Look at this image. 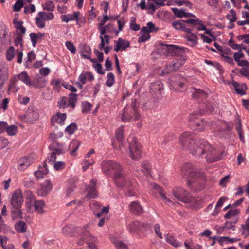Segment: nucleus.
Returning <instances> with one entry per match:
<instances>
[{"label": "nucleus", "instance_id": "nucleus-25", "mask_svg": "<svg viewBox=\"0 0 249 249\" xmlns=\"http://www.w3.org/2000/svg\"><path fill=\"white\" fill-rule=\"evenodd\" d=\"M8 78V70L5 68L0 69V91L3 88V85Z\"/></svg>", "mask_w": 249, "mask_h": 249}, {"label": "nucleus", "instance_id": "nucleus-40", "mask_svg": "<svg viewBox=\"0 0 249 249\" xmlns=\"http://www.w3.org/2000/svg\"><path fill=\"white\" fill-rule=\"evenodd\" d=\"M165 240L168 243L175 247H179L181 245L179 242L177 241L173 236L169 234L166 235Z\"/></svg>", "mask_w": 249, "mask_h": 249}, {"label": "nucleus", "instance_id": "nucleus-36", "mask_svg": "<svg viewBox=\"0 0 249 249\" xmlns=\"http://www.w3.org/2000/svg\"><path fill=\"white\" fill-rule=\"evenodd\" d=\"M239 231L244 237H247L249 235V222L246 220L245 223L241 225Z\"/></svg>", "mask_w": 249, "mask_h": 249}, {"label": "nucleus", "instance_id": "nucleus-6", "mask_svg": "<svg viewBox=\"0 0 249 249\" xmlns=\"http://www.w3.org/2000/svg\"><path fill=\"white\" fill-rule=\"evenodd\" d=\"M169 81L171 89L180 91L187 80L185 77L182 76L180 74H177L171 76L169 79Z\"/></svg>", "mask_w": 249, "mask_h": 249}, {"label": "nucleus", "instance_id": "nucleus-45", "mask_svg": "<svg viewBox=\"0 0 249 249\" xmlns=\"http://www.w3.org/2000/svg\"><path fill=\"white\" fill-rule=\"evenodd\" d=\"M90 207L93 211L94 214L96 215V213L99 212L101 209L102 205L95 201H93L90 203Z\"/></svg>", "mask_w": 249, "mask_h": 249}, {"label": "nucleus", "instance_id": "nucleus-11", "mask_svg": "<svg viewBox=\"0 0 249 249\" xmlns=\"http://www.w3.org/2000/svg\"><path fill=\"white\" fill-rule=\"evenodd\" d=\"M139 97V95L137 94V91H136L134 94V98H131L130 100H128V105H130L134 110V119L135 120H139L141 117L140 114L137 111V109L139 107V103L138 101Z\"/></svg>", "mask_w": 249, "mask_h": 249}, {"label": "nucleus", "instance_id": "nucleus-8", "mask_svg": "<svg viewBox=\"0 0 249 249\" xmlns=\"http://www.w3.org/2000/svg\"><path fill=\"white\" fill-rule=\"evenodd\" d=\"M18 80H20L27 86H31L32 85L31 78L26 71H22L17 76H15L13 79H11L9 85V89H13L16 86V83Z\"/></svg>", "mask_w": 249, "mask_h": 249}, {"label": "nucleus", "instance_id": "nucleus-5", "mask_svg": "<svg viewBox=\"0 0 249 249\" xmlns=\"http://www.w3.org/2000/svg\"><path fill=\"white\" fill-rule=\"evenodd\" d=\"M49 149L52 152L49 153L47 156V160L49 162H54L56 161L57 155L64 153L63 145L58 143L56 141L53 142L50 145Z\"/></svg>", "mask_w": 249, "mask_h": 249}, {"label": "nucleus", "instance_id": "nucleus-39", "mask_svg": "<svg viewBox=\"0 0 249 249\" xmlns=\"http://www.w3.org/2000/svg\"><path fill=\"white\" fill-rule=\"evenodd\" d=\"M77 100V95L74 93H70L68 99V105L71 108H74L75 103Z\"/></svg>", "mask_w": 249, "mask_h": 249}, {"label": "nucleus", "instance_id": "nucleus-42", "mask_svg": "<svg viewBox=\"0 0 249 249\" xmlns=\"http://www.w3.org/2000/svg\"><path fill=\"white\" fill-rule=\"evenodd\" d=\"M91 104L87 101L82 103V112L83 113H88L91 111Z\"/></svg>", "mask_w": 249, "mask_h": 249}, {"label": "nucleus", "instance_id": "nucleus-33", "mask_svg": "<svg viewBox=\"0 0 249 249\" xmlns=\"http://www.w3.org/2000/svg\"><path fill=\"white\" fill-rule=\"evenodd\" d=\"M91 48L88 45H85L81 51V56L85 59H90Z\"/></svg>", "mask_w": 249, "mask_h": 249}, {"label": "nucleus", "instance_id": "nucleus-63", "mask_svg": "<svg viewBox=\"0 0 249 249\" xmlns=\"http://www.w3.org/2000/svg\"><path fill=\"white\" fill-rule=\"evenodd\" d=\"M35 11V6L33 4H29L25 6L24 9V12L26 14L33 13Z\"/></svg>", "mask_w": 249, "mask_h": 249}, {"label": "nucleus", "instance_id": "nucleus-21", "mask_svg": "<svg viewBox=\"0 0 249 249\" xmlns=\"http://www.w3.org/2000/svg\"><path fill=\"white\" fill-rule=\"evenodd\" d=\"M47 83V81L44 77L38 76L34 79L31 86L35 88L41 89L45 87Z\"/></svg>", "mask_w": 249, "mask_h": 249}, {"label": "nucleus", "instance_id": "nucleus-43", "mask_svg": "<svg viewBox=\"0 0 249 249\" xmlns=\"http://www.w3.org/2000/svg\"><path fill=\"white\" fill-rule=\"evenodd\" d=\"M227 18L230 21V23H233L236 21L237 18L236 13L233 9H231L230 12L226 16Z\"/></svg>", "mask_w": 249, "mask_h": 249}, {"label": "nucleus", "instance_id": "nucleus-56", "mask_svg": "<svg viewBox=\"0 0 249 249\" xmlns=\"http://www.w3.org/2000/svg\"><path fill=\"white\" fill-rule=\"evenodd\" d=\"M239 213V211L237 209L231 210L229 211L224 215V218L226 219H229L232 216H235L238 215Z\"/></svg>", "mask_w": 249, "mask_h": 249}, {"label": "nucleus", "instance_id": "nucleus-38", "mask_svg": "<svg viewBox=\"0 0 249 249\" xmlns=\"http://www.w3.org/2000/svg\"><path fill=\"white\" fill-rule=\"evenodd\" d=\"M195 92L193 93V97L195 98L204 99L207 97L206 92L202 89L194 88Z\"/></svg>", "mask_w": 249, "mask_h": 249}, {"label": "nucleus", "instance_id": "nucleus-51", "mask_svg": "<svg viewBox=\"0 0 249 249\" xmlns=\"http://www.w3.org/2000/svg\"><path fill=\"white\" fill-rule=\"evenodd\" d=\"M35 22L36 26L39 28H43L45 27L46 24L45 21L39 16L36 17Z\"/></svg>", "mask_w": 249, "mask_h": 249}, {"label": "nucleus", "instance_id": "nucleus-23", "mask_svg": "<svg viewBox=\"0 0 249 249\" xmlns=\"http://www.w3.org/2000/svg\"><path fill=\"white\" fill-rule=\"evenodd\" d=\"M153 188L157 191L160 195L162 196V199L164 201V203L166 204L170 205V204H172L171 201L168 199L165 196V194L163 193L162 188L156 183H154L153 185Z\"/></svg>", "mask_w": 249, "mask_h": 249}, {"label": "nucleus", "instance_id": "nucleus-32", "mask_svg": "<svg viewBox=\"0 0 249 249\" xmlns=\"http://www.w3.org/2000/svg\"><path fill=\"white\" fill-rule=\"evenodd\" d=\"M35 210L39 213H42L44 212L43 207L45 205L44 201L35 200L33 202Z\"/></svg>", "mask_w": 249, "mask_h": 249}, {"label": "nucleus", "instance_id": "nucleus-50", "mask_svg": "<svg viewBox=\"0 0 249 249\" xmlns=\"http://www.w3.org/2000/svg\"><path fill=\"white\" fill-rule=\"evenodd\" d=\"M6 132L9 135L14 136L17 133V127L15 125H8Z\"/></svg>", "mask_w": 249, "mask_h": 249}, {"label": "nucleus", "instance_id": "nucleus-12", "mask_svg": "<svg viewBox=\"0 0 249 249\" xmlns=\"http://www.w3.org/2000/svg\"><path fill=\"white\" fill-rule=\"evenodd\" d=\"M182 174L184 177L188 178H196L199 173L196 172L190 163L185 164L182 168Z\"/></svg>", "mask_w": 249, "mask_h": 249}, {"label": "nucleus", "instance_id": "nucleus-62", "mask_svg": "<svg viewBox=\"0 0 249 249\" xmlns=\"http://www.w3.org/2000/svg\"><path fill=\"white\" fill-rule=\"evenodd\" d=\"M237 39L239 40H243L246 44H249V34L239 35L237 36Z\"/></svg>", "mask_w": 249, "mask_h": 249}, {"label": "nucleus", "instance_id": "nucleus-52", "mask_svg": "<svg viewBox=\"0 0 249 249\" xmlns=\"http://www.w3.org/2000/svg\"><path fill=\"white\" fill-rule=\"evenodd\" d=\"M175 71L174 70L173 64H169L166 66V67L162 71L161 75H164L165 74H168L170 73Z\"/></svg>", "mask_w": 249, "mask_h": 249}, {"label": "nucleus", "instance_id": "nucleus-57", "mask_svg": "<svg viewBox=\"0 0 249 249\" xmlns=\"http://www.w3.org/2000/svg\"><path fill=\"white\" fill-rule=\"evenodd\" d=\"M107 80L106 82V85L108 87H111L113 85L114 81V74L109 72L107 75Z\"/></svg>", "mask_w": 249, "mask_h": 249}, {"label": "nucleus", "instance_id": "nucleus-34", "mask_svg": "<svg viewBox=\"0 0 249 249\" xmlns=\"http://www.w3.org/2000/svg\"><path fill=\"white\" fill-rule=\"evenodd\" d=\"M44 36V34L39 32L37 34L34 33H31L30 34L29 36L31 38L32 45L34 47H35L37 43V41L38 39L42 38Z\"/></svg>", "mask_w": 249, "mask_h": 249}, {"label": "nucleus", "instance_id": "nucleus-22", "mask_svg": "<svg viewBox=\"0 0 249 249\" xmlns=\"http://www.w3.org/2000/svg\"><path fill=\"white\" fill-rule=\"evenodd\" d=\"M79 14V12H75L72 14L63 15L61 16L60 18L66 23L70 21L77 20Z\"/></svg>", "mask_w": 249, "mask_h": 249}, {"label": "nucleus", "instance_id": "nucleus-28", "mask_svg": "<svg viewBox=\"0 0 249 249\" xmlns=\"http://www.w3.org/2000/svg\"><path fill=\"white\" fill-rule=\"evenodd\" d=\"M140 33L141 34V36L138 39L139 43L144 42L150 38V36L148 33L147 27H143L141 30Z\"/></svg>", "mask_w": 249, "mask_h": 249}, {"label": "nucleus", "instance_id": "nucleus-10", "mask_svg": "<svg viewBox=\"0 0 249 249\" xmlns=\"http://www.w3.org/2000/svg\"><path fill=\"white\" fill-rule=\"evenodd\" d=\"M23 202L22 194L20 190H16L13 194L11 204L13 208H20Z\"/></svg>", "mask_w": 249, "mask_h": 249}, {"label": "nucleus", "instance_id": "nucleus-24", "mask_svg": "<svg viewBox=\"0 0 249 249\" xmlns=\"http://www.w3.org/2000/svg\"><path fill=\"white\" fill-rule=\"evenodd\" d=\"M232 85L238 94L241 95H243L246 94V90L247 89V87L246 84H243L240 85L238 82L232 81Z\"/></svg>", "mask_w": 249, "mask_h": 249}, {"label": "nucleus", "instance_id": "nucleus-60", "mask_svg": "<svg viewBox=\"0 0 249 249\" xmlns=\"http://www.w3.org/2000/svg\"><path fill=\"white\" fill-rule=\"evenodd\" d=\"M213 110V107L209 104L205 105V107L202 108L200 110L201 113H204L205 112H211Z\"/></svg>", "mask_w": 249, "mask_h": 249}, {"label": "nucleus", "instance_id": "nucleus-47", "mask_svg": "<svg viewBox=\"0 0 249 249\" xmlns=\"http://www.w3.org/2000/svg\"><path fill=\"white\" fill-rule=\"evenodd\" d=\"M196 127L195 129L199 131H201L205 129L207 126V123L203 120H201L199 122H196Z\"/></svg>", "mask_w": 249, "mask_h": 249}, {"label": "nucleus", "instance_id": "nucleus-26", "mask_svg": "<svg viewBox=\"0 0 249 249\" xmlns=\"http://www.w3.org/2000/svg\"><path fill=\"white\" fill-rule=\"evenodd\" d=\"M184 20L176 21L172 22V24L174 28L178 30H181L183 31L189 32V28L186 27Z\"/></svg>", "mask_w": 249, "mask_h": 249}, {"label": "nucleus", "instance_id": "nucleus-53", "mask_svg": "<svg viewBox=\"0 0 249 249\" xmlns=\"http://www.w3.org/2000/svg\"><path fill=\"white\" fill-rule=\"evenodd\" d=\"M77 129V125L75 123H72L65 129V131L70 134H73Z\"/></svg>", "mask_w": 249, "mask_h": 249}, {"label": "nucleus", "instance_id": "nucleus-27", "mask_svg": "<svg viewBox=\"0 0 249 249\" xmlns=\"http://www.w3.org/2000/svg\"><path fill=\"white\" fill-rule=\"evenodd\" d=\"M166 49L169 53L172 54H178L182 53L183 50L181 48L173 45H165Z\"/></svg>", "mask_w": 249, "mask_h": 249}, {"label": "nucleus", "instance_id": "nucleus-46", "mask_svg": "<svg viewBox=\"0 0 249 249\" xmlns=\"http://www.w3.org/2000/svg\"><path fill=\"white\" fill-rule=\"evenodd\" d=\"M142 171L146 175L150 173V165L148 161H144L141 164Z\"/></svg>", "mask_w": 249, "mask_h": 249}, {"label": "nucleus", "instance_id": "nucleus-59", "mask_svg": "<svg viewBox=\"0 0 249 249\" xmlns=\"http://www.w3.org/2000/svg\"><path fill=\"white\" fill-rule=\"evenodd\" d=\"M67 97H63L58 102L59 107L61 108H65L69 106L68 104H67Z\"/></svg>", "mask_w": 249, "mask_h": 249}, {"label": "nucleus", "instance_id": "nucleus-14", "mask_svg": "<svg viewBox=\"0 0 249 249\" xmlns=\"http://www.w3.org/2000/svg\"><path fill=\"white\" fill-rule=\"evenodd\" d=\"M38 112L36 109L33 107L29 108L24 115V121L32 123L34 122L38 118Z\"/></svg>", "mask_w": 249, "mask_h": 249}, {"label": "nucleus", "instance_id": "nucleus-3", "mask_svg": "<svg viewBox=\"0 0 249 249\" xmlns=\"http://www.w3.org/2000/svg\"><path fill=\"white\" fill-rule=\"evenodd\" d=\"M88 225H86L83 228H75L72 225L66 226L63 228L62 232L66 235L72 236L74 235L75 231H77V232H80L81 236L80 239L78 241V244L79 245H82L85 241L88 244L87 246L84 247L80 249H97L95 244L92 243H89V239L90 240L93 238V237L90 234L89 230L88 229Z\"/></svg>", "mask_w": 249, "mask_h": 249}, {"label": "nucleus", "instance_id": "nucleus-20", "mask_svg": "<svg viewBox=\"0 0 249 249\" xmlns=\"http://www.w3.org/2000/svg\"><path fill=\"white\" fill-rule=\"evenodd\" d=\"M66 119V113H57L56 115L53 116L52 118V122L53 124H54L55 123H57L60 125H63L64 124V122Z\"/></svg>", "mask_w": 249, "mask_h": 249}, {"label": "nucleus", "instance_id": "nucleus-15", "mask_svg": "<svg viewBox=\"0 0 249 249\" xmlns=\"http://www.w3.org/2000/svg\"><path fill=\"white\" fill-rule=\"evenodd\" d=\"M149 88L150 93L156 96L161 94L164 89L163 84L160 81L151 83Z\"/></svg>", "mask_w": 249, "mask_h": 249}, {"label": "nucleus", "instance_id": "nucleus-37", "mask_svg": "<svg viewBox=\"0 0 249 249\" xmlns=\"http://www.w3.org/2000/svg\"><path fill=\"white\" fill-rule=\"evenodd\" d=\"M15 48L13 46H10L6 51V60L8 61H12L15 56Z\"/></svg>", "mask_w": 249, "mask_h": 249}, {"label": "nucleus", "instance_id": "nucleus-35", "mask_svg": "<svg viewBox=\"0 0 249 249\" xmlns=\"http://www.w3.org/2000/svg\"><path fill=\"white\" fill-rule=\"evenodd\" d=\"M38 15L44 21L52 20L54 18V14L51 12H39L38 13Z\"/></svg>", "mask_w": 249, "mask_h": 249}, {"label": "nucleus", "instance_id": "nucleus-16", "mask_svg": "<svg viewBox=\"0 0 249 249\" xmlns=\"http://www.w3.org/2000/svg\"><path fill=\"white\" fill-rule=\"evenodd\" d=\"M52 185L49 180H45L41 185V187L38 190L37 193L39 196H45L51 190Z\"/></svg>", "mask_w": 249, "mask_h": 249}, {"label": "nucleus", "instance_id": "nucleus-41", "mask_svg": "<svg viewBox=\"0 0 249 249\" xmlns=\"http://www.w3.org/2000/svg\"><path fill=\"white\" fill-rule=\"evenodd\" d=\"M11 214L13 219L22 218V213L20 208H13V209L11 210Z\"/></svg>", "mask_w": 249, "mask_h": 249}, {"label": "nucleus", "instance_id": "nucleus-2", "mask_svg": "<svg viewBox=\"0 0 249 249\" xmlns=\"http://www.w3.org/2000/svg\"><path fill=\"white\" fill-rule=\"evenodd\" d=\"M102 172L107 175L114 173L113 178L115 184L119 187H123L124 184V177L122 173V168L119 164L113 160H104L101 163Z\"/></svg>", "mask_w": 249, "mask_h": 249}, {"label": "nucleus", "instance_id": "nucleus-30", "mask_svg": "<svg viewBox=\"0 0 249 249\" xmlns=\"http://www.w3.org/2000/svg\"><path fill=\"white\" fill-rule=\"evenodd\" d=\"M80 143L78 141L73 140L69 145V150L70 154L72 156H75L76 151L78 149Z\"/></svg>", "mask_w": 249, "mask_h": 249}, {"label": "nucleus", "instance_id": "nucleus-31", "mask_svg": "<svg viewBox=\"0 0 249 249\" xmlns=\"http://www.w3.org/2000/svg\"><path fill=\"white\" fill-rule=\"evenodd\" d=\"M15 227L17 231L20 233L25 232L27 228L26 223L23 221H18L15 224Z\"/></svg>", "mask_w": 249, "mask_h": 249}, {"label": "nucleus", "instance_id": "nucleus-13", "mask_svg": "<svg viewBox=\"0 0 249 249\" xmlns=\"http://www.w3.org/2000/svg\"><path fill=\"white\" fill-rule=\"evenodd\" d=\"M128 208L131 213L138 216L142 215L144 212L142 206L138 201L131 202L128 206Z\"/></svg>", "mask_w": 249, "mask_h": 249}, {"label": "nucleus", "instance_id": "nucleus-1", "mask_svg": "<svg viewBox=\"0 0 249 249\" xmlns=\"http://www.w3.org/2000/svg\"><path fill=\"white\" fill-rule=\"evenodd\" d=\"M178 140L182 148L188 151L194 156L200 157L206 153V158L208 162L219 160L223 155H225L224 152H222L220 156H217L216 150L207 141L204 139L195 138L194 134L191 132H183L179 135Z\"/></svg>", "mask_w": 249, "mask_h": 249}, {"label": "nucleus", "instance_id": "nucleus-61", "mask_svg": "<svg viewBox=\"0 0 249 249\" xmlns=\"http://www.w3.org/2000/svg\"><path fill=\"white\" fill-rule=\"evenodd\" d=\"M16 54H17V62L18 63L21 64L22 62V58L23 56V54L22 53V50L18 49L16 50Z\"/></svg>", "mask_w": 249, "mask_h": 249}, {"label": "nucleus", "instance_id": "nucleus-44", "mask_svg": "<svg viewBox=\"0 0 249 249\" xmlns=\"http://www.w3.org/2000/svg\"><path fill=\"white\" fill-rule=\"evenodd\" d=\"M185 61L186 59L182 57H181L179 59L177 60L173 64L175 71H178L180 68L185 63Z\"/></svg>", "mask_w": 249, "mask_h": 249}, {"label": "nucleus", "instance_id": "nucleus-58", "mask_svg": "<svg viewBox=\"0 0 249 249\" xmlns=\"http://www.w3.org/2000/svg\"><path fill=\"white\" fill-rule=\"evenodd\" d=\"M95 161L92 160L91 162L87 160H84L82 162V169L84 171H85L91 165L94 163Z\"/></svg>", "mask_w": 249, "mask_h": 249}, {"label": "nucleus", "instance_id": "nucleus-7", "mask_svg": "<svg viewBox=\"0 0 249 249\" xmlns=\"http://www.w3.org/2000/svg\"><path fill=\"white\" fill-rule=\"evenodd\" d=\"M173 196L178 200L185 203L192 202V198L189 192L182 188H176L173 190Z\"/></svg>", "mask_w": 249, "mask_h": 249}, {"label": "nucleus", "instance_id": "nucleus-49", "mask_svg": "<svg viewBox=\"0 0 249 249\" xmlns=\"http://www.w3.org/2000/svg\"><path fill=\"white\" fill-rule=\"evenodd\" d=\"M42 6L43 9L49 11H53L55 8V6L52 1L46 2Z\"/></svg>", "mask_w": 249, "mask_h": 249}, {"label": "nucleus", "instance_id": "nucleus-9", "mask_svg": "<svg viewBox=\"0 0 249 249\" xmlns=\"http://www.w3.org/2000/svg\"><path fill=\"white\" fill-rule=\"evenodd\" d=\"M35 159L36 156L33 154L21 158L18 162V169L21 170H25L31 165Z\"/></svg>", "mask_w": 249, "mask_h": 249}, {"label": "nucleus", "instance_id": "nucleus-4", "mask_svg": "<svg viewBox=\"0 0 249 249\" xmlns=\"http://www.w3.org/2000/svg\"><path fill=\"white\" fill-rule=\"evenodd\" d=\"M128 155L135 160H139L142 156V147L137 141L136 138L131 136L128 138Z\"/></svg>", "mask_w": 249, "mask_h": 249}, {"label": "nucleus", "instance_id": "nucleus-54", "mask_svg": "<svg viewBox=\"0 0 249 249\" xmlns=\"http://www.w3.org/2000/svg\"><path fill=\"white\" fill-rule=\"evenodd\" d=\"M24 195L26 199L29 200L28 203H32L35 200V196L31 191L27 190L24 192Z\"/></svg>", "mask_w": 249, "mask_h": 249}, {"label": "nucleus", "instance_id": "nucleus-48", "mask_svg": "<svg viewBox=\"0 0 249 249\" xmlns=\"http://www.w3.org/2000/svg\"><path fill=\"white\" fill-rule=\"evenodd\" d=\"M172 11L175 15L179 18H182L185 17V11L184 10H179L177 8H172Z\"/></svg>", "mask_w": 249, "mask_h": 249}, {"label": "nucleus", "instance_id": "nucleus-64", "mask_svg": "<svg viewBox=\"0 0 249 249\" xmlns=\"http://www.w3.org/2000/svg\"><path fill=\"white\" fill-rule=\"evenodd\" d=\"M244 57L243 53L240 50V49L234 54V59L236 62H238L240 60V59Z\"/></svg>", "mask_w": 249, "mask_h": 249}, {"label": "nucleus", "instance_id": "nucleus-17", "mask_svg": "<svg viewBox=\"0 0 249 249\" xmlns=\"http://www.w3.org/2000/svg\"><path fill=\"white\" fill-rule=\"evenodd\" d=\"M96 182L92 179L91 180V184L89 185L86 188L87 194L86 197L89 198H95L97 196V191L96 188Z\"/></svg>", "mask_w": 249, "mask_h": 249}, {"label": "nucleus", "instance_id": "nucleus-19", "mask_svg": "<svg viewBox=\"0 0 249 249\" xmlns=\"http://www.w3.org/2000/svg\"><path fill=\"white\" fill-rule=\"evenodd\" d=\"M124 128L123 126H121L116 131V138L119 143V148L121 150L124 147Z\"/></svg>", "mask_w": 249, "mask_h": 249}, {"label": "nucleus", "instance_id": "nucleus-18", "mask_svg": "<svg viewBox=\"0 0 249 249\" xmlns=\"http://www.w3.org/2000/svg\"><path fill=\"white\" fill-rule=\"evenodd\" d=\"M192 30L193 29L189 28V31L186 32L187 34L185 37L189 45L194 47L198 43V37L196 34L191 32Z\"/></svg>", "mask_w": 249, "mask_h": 249}, {"label": "nucleus", "instance_id": "nucleus-55", "mask_svg": "<svg viewBox=\"0 0 249 249\" xmlns=\"http://www.w3.org/2000/svg\"><path fill=\"white\" fill-rule=\"evenodd\" d=\"M105 31V34L106 33H112L114 32H116V31L115 29V27L114 24H108L104 26V28ZM118 32H117L118 33Z\"/></svg>", "mask_w": 249, "mask_h": 249}, {"label": "nucleus", "instance_id": "nucleus-29", "mask_svg": "<svg viewBox=\"0 0 249 249\" xmlns=\"http://www.w3.org/2000/svg\"><path fill=\"white\" fill-rule=\"evenodd\" d=\"M144 223H141L140 222L136 221L131 223L128 227L130 232H134L139 230L141 227H143Z\"/></svg>", "mask_w": 249, "mask_h": 249}]
</instances>
